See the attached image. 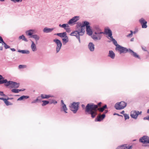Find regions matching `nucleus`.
<instances>
[{
  "label": "nucleus",
  "mask_w": 149,
  "mask_h": 149,
  "mask_svg": "<svg viewBox=\"0 0 149 149\" xmlns=\"http://www.w3.org/2000/svg\"><path fill=\"white\" fill-rule=\"evenodd\" d=\"M101 104V102H99L97 105L93 104H88L86 107L85 111L91 114V117L94 118L97 114L96 109L98 107H100Z\"/></svg>",
  "instance_id": "nucleus-1"
},
{
  "label": "nucleus",
  "mask_w": 149,
  "mask_h": 149,
  "mask_svg": "<svg viewBox=\"0 0 149 149\" xmlns=\"http://www.w3.org/2000/svg\"><path fill=\"white\" fill-rule=\"evenodd\" d=\"M77 30L74 32L71 33L70 35L72 36H75L80 41V36H83L84 35V28L83 27H81V25L77 26Z\"/></svg>",
  "instance_id": "nucleus-2"
},
{
  "label": "nucleus",
  "mask_w": 149,
  "mask_h": 149,
  "mask_svg": "<svg viewBox=\"0 0 149 149\" xmlns=\"http://www.w3.org/2000/svg\"><path fill=\"white\" fill-rule=\"evenodd\" d=\"M83 24L81 25V27H83L84 28V34L85 32V26H86V31L87 34L89 36H91L92 34V32L89 25V23L87 21H85L83 22Z\"/></svg>",
  "instance_id": "nucleus-3"
},
{
  "label": "nucleus",
  "mask_w": 149,
  "mask_h": 149,
  "mask_svg": "<svg viewBox=\"0 0 149 149\" xmlns=\"http://www.w3.org/2000/svg\"><path fill=\"white\" fill-rule=\"evenodd\" d=\"M104 31L105 33L106 34L108 35V36L110 37L114 44L116 46V47H117L118 45L117 44V41L115 39L113 38L112 36V32L111 30L108 28H106L105 29Z\"/></svg>",
  "instance_id": "nucleus-4"
},
{
  "label": "nucleus",
  "mask_w": 149,
  "mask_h": 149,
  "mask_svg": "<svg viewBox=\"0 0 149 149\" xmlns=\"http://www.w3.org/2000/svg\"><path fill=\"white\" fill-rule=\"evenodd\" d=\"M126 103L122 101L116 103L115 105V107L116 109L120 110L123 109L126 106Z\"/></svg>",
  "instance_id": "nucleus-5"
},
{
  "label": "nucleus",
  "mask_w": 149,
  "mask_h": 149,
  "mask_svg": "<svg viewBox=\"0 0 149 149\" xmlns=\"http://www.w3.org/2000/svg\"><path fill=\"white\" fill-rule=\"evenodd\" d=\"M70 110L75 113L78 109L79 104L78 103L73 102L70 106Z\"/></svg>",
  "instance_id": "nucleus-6"
},
{
  "label": "nucleus",
  "mask_w": 149,
  "mask_h": 149,
  "mask_svg": "<svg viewBox=\"0 0 149 149\" xmlns=\"http://www.w3.org/2000/svg\"><path fill=\"white\" fill-rule=\"evenodd\" d=\"M54 41L55 42L57 45L56 52L58 53L59 51L62 46V43L58 39H54Z\"/></svg>",
  "instance_id": "nucleus-7"
},
{
  "label": "nucleus",
  "mask_w": 149,
  "mask_h": 149,
  "mask_svg": "<svg viewBox=\"0 0 149 149\" xmlns=\"http://www.w3.org/2000/svg\"><path fill=\"white\" fill-rule=\"evenodd\" d=\"M141 113V111H132L130 113L131 116L134 119H136L139 114Z\"/></svg>",
  "instance_id": "nucleus-8"
},
{
  "label": "nucleus",
  "mask_w": 149,
  "mask_h": 149,
  "mask_svg": "<svg viewBox=\"0 0 149 149\" xmlns=\"http://www.w3.org/2000/svg\"><path fill=\"white\" fill-rule=\"evenodd\" d=\"M139 141L143 143H149V137L147 136H143L139 139Z\"/></svg>",
  "instance_id": "nucleus-9"
},
{
  "label": "nucleus",
  "mask_w": 149,
  "mask_h": 149,
  "mask_svg": "<svg viewBox=\"0 0 149 149\" xmlns=\"http://www.w3.org/2000/svg\"><path fill=\"white\" fill-rule=\"evenodd\" d=\"M116 49L120 52V53H126L129 51L126 48L121 47L119 45H118Z\"/></svg>",
  "instance_id": "nucleus-10"
},
{
  "label": "nucleus",
  "mask_w": 149,
  "mask_h": 149,
  "mask_svg": "<svg viewBox=\"0 0 149 149\" xmlns=\"http://www.w3.org/2000/svg\"><path fill=\"white\" fill-rule=\"evenodd\" d=\"M139 22L141 24L142 28H146L147 27V22L143 18H142L139 19Z\"/></svg>",
  "instance_id": "nucleus-11"
},
{
  "label": "nucleus",
  "mask_w": 149,
  "mask_h": 149,
  "mask_svg": "<svg viewBox=\"0 0 149 149\" xmlns=\"http://www.w3.org/2000/svg\"><path fill=\"white\" fill-rule=\"evenodd\" d=\"M79 17H74L69 20L68 22V24H70L75 23L79 20Z\"/></svg>",
  "instance_id": "nucleus-12"
},
{
  "label": "nucleus",
  "mask_w": 149,
  "mask_h": 149,
  "mask_svg": "<svg viewBox=\"0 0 149 149\" xmlns=\"http://www.w3.org/2000/svg\"><path fill=\"white\" fill-rule=\"evenodd\" d=\"M105 116V115L104 113L102 115H99L97 116V118L95 119V120L96 121H101L104 118Z\"/></svg>",
  "instance_id": "nucleus-13"
},
{
  "label": "nucleus",
  "mask_w": 149,
  "mask_h": 149,
  "mask_svg": "<svg viewBox=\"0 0 149 149\" xmlns=\"http://www.w3.org/2000/svg\"><path fill=\"white\" fill-rule=\"evenodd\" d=\"M129 52L135 58H138L139 59H141L140 56L136 53L134 52L132 50L130 49L129 51Z\"/></svg>",
  "instance_id": "nucleus-14"
},
{
  "label": "nucleus",
  "mask_w": 149,
  "mask_h": 149,
  "mask_svg": "<svg viewBox=\"0 0 149 149\" xmlns=\"http://www.w3.org/2000/svg\"><path fill=\"white\" fill-rule=\"evenodd\" d=\"M132 148V146H127L126 145H124L119 147L118 149H130Z\"/></svg>",
  "instance_id": "nucleus-15"
},
{
  "label": "nucleus",
  "mask_w": 149,
  "mask_h": 149,
  "mask_svg": "<svg viewBox=\"0 0 149 149\" xmlns=\"http://www.w3.org/2000/svg\"><path fill=\"white\" fill-rule=\"evenodd\" d=\"M19 86V83L12 81V82L11 83L10 87L11 88H17Z\"/></svg>",
  "instance_id": "nucleus-16"
},
{
  "label": "nucleus",
  "mask_w": 149,
  "mask_h": 149,
  "mask_svg": "<svg viewBox=\"0 0 149 149\" xmlns=\"http://www.w3.org/2000/svg\"><path fill=\"white\" fill-rule=\"evenodd\" d=\"M88 47L90 50L93 51L94 49V45L92 42H90L88 45Z\"/></svg>",
  "instance_id": "nucleus-17"
},
{
  "label": "nucleus",
  "mask_w": 149,
  "mask_h": 149,
  "mask_svg": "<svg viewBox=\"0 0 149 149\" xmlns=\"http://www.w3.org/2000/svg\"><path fill=\"white\" fill-rule=\"evenodd\" d=\"M31 42H32L31 46V48L33 51L35 52L37 50L36 46L33 41L31 40Z\"/></svg>",
  "instance_id": "nucleus-18"
},
{
  "label": "nucleus",
  "mask_w": 149,
  "mask_h": 149,
  "mask_svg": "<svg viewBox=\"0 0 149 149\" xmlns=\"http://www.w3.org/2000/svg\"><path fill=\"white\" fill-rule=\"evenodd\" d=\"M41 97L42 99H48L50 97H52V96L51 95H47L42 94L41 95Z\"/></svg>",
  "instance_id": "nucleus-19"
},
{
  "label": "nucleus",
  "mask_w": 149,
  "mask_h": 149,
  "mask_svg": "<svg viewBox=\"0 0 149 149\" xmlns=\"http://www.w3.org/2000/svg\"><path fill=\"white\" fill-rule=\"evenodd\" d=\"M108 56L112 59H114L115 56V54L112 51H109Z\"/></svg>",
  "instance_id": "nucleus-20"
},
{
  "label": "nucleus",
  "mask_w": 149,
  "mask_h": 149,
  "mask_svg": "<svg viewBox=\"0 0 149 149\" xmlns=\"http://www.w3.org/2000/svg\"><path fill=\"white\" fill-rule=\"evenodd\" d=\"M25 89L23 88L21 89H13L11 90V91L14 93H18L21 91H25Z\"/></svg>",
  "instance_id": "nucleus-21"
},
{
  "label": "nucleus",
  "mask_w": 149,
  "mask_h": 149,
  "mask_svg": "<svg viewBox=\"0 0 149 149\" xmlns=\"http://www.w3.org/2000/svg\"><path fill=\"white\" fill-rule=\"evenodd\" d=\"M56 35L61 38H64L67 36L66 32L57 33Z\"/></svg>",
  "instance_id": "nucleus-22"
},
{
  "label": "nucleus",
  "mask_w": 149,
  "mask_h": 149,
  "mask_svg": "<svg viewBox=\"0 0 149 149\" xmlns=\"http://www.w3.org/2000/svg\"><path fill=\"white\" fill-rule=\"evenodd\" d=\"M107 105H105L101 108H98L97 109L100 112H102L104 111V110L105 109H107Z\"/></svg>",
  "instance_id": "nucleus-23"
},
{
  "label": "nucleus",
  "mask_w": 149,
  "mask_h": 149,
  "mask_svg": "<svg viewBox=\"0 0 149 149\" xmlns=\"http://www.w3.org/2000/svg\"><path fill=\"white\" fill-rule=\"evenodd\" d=\"M53 30V29L47 28H45L43 29V31L44 32L48 33L51 32Z\"/></svg>",
  "instance_id": "nucleus-24"
},
{
  "label": "nucleus",
  "mask_w": 149,
  "mask_h": 149,
  "mask_svg": "<svg viewBox=\"0 0 149 149\" xmlns=\"http://www.w3.org/2000/svg\"><path fill=\"white\" fill-rule=\"evenodd\" d=\"M33 32L34 30H30L27 31L26 32V33L27 35L31 36L33 33Z\"/></svg>",
  "instance_id": "nucleus-25"
},
{
  "label": "nucleus",
  "mask_w": 149,
  "mask_h": 149,
  "mask_svg": "<svg viewBox=\"0 0 149 149\" xmlns=\"http://www.w3.org/2000/svg\"><path fill=\"white\" fill-rule=\"evenodd\" d=\"M29 97L28 96L23 95L17 99V100H22L24 99H27Z\"/></svg>",
  "instance_id": "nucleus-26"
},
{
  "label": "nucleus",
  "mask_w": 149,
  "mask_h": 149,
  "mask_svg": "<svg viewBox=\"0 0 149 149\" xmlns=\"http://www.w3.org/2000/svg\"><path fill=\"white\" fill-rule=\"evenodd\" d=\"M95 34L97 35V34L104 33L101 31V29L100 28H97V29L96 31H95Z\"/></svg>",
  "instance_id": "nucleus-27"
},
{
  "label": "nucleus",
  "mask_w": 149,
  "mask_h": 149,
  "mask_svg": "<svg viewBox=\"0 0 149 149\" xmlns=\"http://www.w3.org/2000/svg\"><path fill=\"white\" fill-rule=\"evenodd\" d=\"M4 80H6V81H5L6 82L4 83L6 84H5V85L6 86H9V85H10V86H11V83L12 82V81H8L6 79H4Z\"/></svg>",
  "instance_id": "nucleus-28"
},
{
  "label": "nucleus",
  "mask_w": 149,
  "mask_h": 149,
  "mask_svg": "<svg viewBox=\"0 0 149 149\" xmlns=\"http://www.w3.org/2000/svg\"><path fill=\"white\" fill-rule=\"evenodd\" d=\"M3 79L2 76L0 75V84H4V82H6L5 81H6V80H1L2 79Z\"/></svg>",
  "instance_id": "nucleus-29"
},
{
  "label": "nucleus",
  "mask_w": 149,
  "mask_h": 149,
  "mask_svg": "<svg viewBox=\"0 0 149 149\" xmlns=\"http://www.w3.org/2000/svg\"><path fill=\"white\" fill-rule=\"evenodd\" d=\"M31 37L34 38L37 42L39 39V37L36 35H34L31 36Z\"/></svg>",
  "instance_id": "nucleus-30"
},
{
  "label": "nucleus",
  "mask_w": 149,
  "mask_h": 149,
  "mask_svg": "<svg viewBox=\"0 0 149 149\" xmlns=\"http://www.w3.org/2000/svg\"><path fill=\"white\" fill-rule=\"evenodd\" d=\"M19 39H22L23 40L26 42H27L28 41L27 39L25 38V37L24 35H22L21 36H20L19 37Z\"/></svg>",
  "instance_id": "nucleus-31"
},
{
  "label": "nucleus",
  "mask_w": 149,
  "mask_h": 149,
  "mask_svg": "<svg viewBox=\"0 0 149 149\" xmlns=\"http://www.w3.org/2000/svg\"><path fill=\"white\" fill-rule=\"evenodd\" d=\"M92 38L95 40H100V36L97 37L96 34L95 35H93L92 36Z\"/></svg>",
  "instance_id": "nucleus-32"
},
{
  "label": "nucleus",
  "mask_w": 149,
  "mask_h": 149,
  "mask_svg": "<svg viewBox=\"0 0 149 149\" xmlns=\"http://www.w3.org/2000/svg\"><path fill=\"white\" fill-rule=\"evenodd\" d=\"M4 103L7 106L11 105L13 104L12 103L9 102L8 100H7L6 99L5 100Z\"/></svg>",
  "instance_id": "nucleus-33"
},
{
  "label": "nucleus",
  "mask_w": 149,
  "mask_h": 149,
  "mask_svg": "<svg viewBox=\"0 0 149 149\" xmlns=\"http://www.w3.org/2000/svg\"><path fill=\"white\" fill-rule=\"evenodd\" d=\"M62 40L63 42H65V43H67L68 41V37L66 36L64 38L62 39Z\"/></svg>",
  "instance_id": "nucleus-34"
},
{
  "label": "nucleus",
  "mask_w": 149,
  "mask_h": 149,
  "mask_svg": "<svg viewBox=\"0 0 149 149\" xmlns=\"http://www.w3.org/2000/svg\"><path fill=\"white\" fill-rule=\"evenodd\" d=\"M19 52L23 54H28L29 53V51L28 50H22L19 51Z\"/></svg>",
  "instance_id": "nucleus-35"
},
{
  "label": "nucleus",
  "mask_w": 149,
  "mask_h": 149,
  "mask_svg": "<svg viewBox=\"0 0 149 149\" xmlns=\"http://www.w3.org/2000/svg\"><path fill=\"white\" fill-rule=\"evenodd\" d=\"M42 102L43 103L42 104V106H43L46 105L49 103V102L45 100H43L42 101Z\"/></svg>",
  "instance_id": "nucleus-36"
},
{
  "label": "nucleus",
  "mask_w": 149,
  "mask_h": 149,
  "mask_svg": "<svg viewBox=\"0 0 149 149\" xmlns=\"http://www.w3.org/2000/svg\"><path fill=\"white\" fill-rule=\"evenodd\" d=\"M62 108L65 112L66 113H67V112H66V111L67 110V109L66 107V105L65 104H64V105L62 106Z\"/></svg>",
  "instance_id": "nucleus-37"
},
{
  "label": "nucleus",
  "mask_w": 149,
  "mask_h": 149,
  "mask_svg": "<svg viewBox=\"0 0 149 149\" xmlns=\"http://www.w3.org/2000/svg\"><path fill=\"white\" fill-rule=\"evenodd\" d=\"M4 45V47L6 49L7 48H9L10 47V46L8 45H7L6 43H5L4 42L3 43Z\"/></svg>",
  "instance_id": "nucleus-38"
},
{
  "label": "nucleus",
  "mask_w": 149,
  "mask_h": 149,
  "mask_svg": "<svg viewBox=\"0 0 149 149\" xmlns=\"http://www.w3.org/2000/svg\"><path fill=\"white\" fill-rule=\"evenodd\" d=\"M26 66L25 65H19V69H21L22 68H26Z\"/></svg>",
  "instance_id": "nucleus-39"
},
{
  "label": "nucleus",
  "mask_w": 149,
  "mask_h": 149,
  "mask_svg": "<svg viewBox=\"0 0 149 149\" xmlns=\"http://www.w3.org/2000/svg\"><path fill=\"white\" fill-rule=\"evenodd\" d=\"M124 116L125 117V120H126L127 119H128L129 118V117L128 115L127 114H126V113L124 114Z\"/></svg>",
  "instance_id": "nucleus-40"
},
{
  "label": "nucleus",
  "mask_w": 149,
  "mask_h": 149,
  "mask_svg": "<svg viewBox=\"0 0 149 149\" xmlns=\"http://www.w3.org/2000/svg\"><path fill=\"white\" fill-rule=\"evenodd\" d=\"M68 24H63L61 25V27L64 28L65 29H66V27H68Z\"/></svg>",
  "instance_id": "nucleus-41"
},
{
  "label": "nucleus",
  "mask_w": 149,
  "mask_h": 149,
  "mask_svg": "<svg viewBox=\"0 0 149 149\" xmlns=\"http://www.w3.org/2000/svg\"><path fill=\"white\" fill-rule=\"evenodd\" d=\"M130 32H131V33L129 34L128 35H127V36L128 37H131L132 36V34L133 33V32L132 31H130Z\"/></svg>",
  "instance_id": "nucleus-42"
},
{
  "label": "nucleus",
  "mask_w": 149,
  "mask_h": 149,
  "mask_svg": "<svg viewBox=\"0 0 149 149\" xmlns=\"http://www.w3.org/2000/svg\"><path fill=\"white\" fill-rule=\"evenodd\" d=\"M0 95L1 96H3L6 97V95L4 94L3 92L1 91H0Z\"/></svg>",
  "instance_id": "nucleus-43"
},
{
  "label": "nucleus",
  "mask_w": 149,
  "mask_h": 149,
  "mask_svg": "<svg viewBox=\"0 0 149 149\" xmlns=\"http://www.w3.org/2000/svg\"><path fill=\"white\" fill-rule=\"evenodd\" d=\"M143 119L144 120H147L149 121V116L144 118Z\"/></svg>",
  "instance_id": "nucleus-44"
},
{
  "label": "nucleus",
  "mask_w": 149,
  "mask_h": 149,
  "mask_svg": "<svg viewBox=\"0 0 149 149\" xmlns=\"http://www.w3.org/2000/svg\"><path fill=\"white\" fill-rule=\"evenodd\" d=\"M3 40L2 38L0 36V43L2 42V43L3 42Z\"/></svg>",
  "instance_id": "nucleus-45"
},
{
  "label": "nucleus",
  "mask_w": 149,
  "mask_h": 149,
  "mask_svg": "<svg viewBox=\"0 0 149 149\" xmlns=\"http://www.w3.org/2000/svg\"><path fill=\"white\" fill-rule=\"evenodd\" d=\"M142 49L145 51H147L146 49V48L145 47H142Z\"/></svg>",
  "instance_id": "nucleus-46"
},
{
  "label": "nucleus",
  "mask_w": 149,
  "mask_h": 149,
  "mask_svg": "<svg viewBox=\"0 0 149 149\" xmlns=\"http://www.w3.org/2000/svg\"><path fill=\"white\" fill-rule=\"evenodd\" d=\"M12 1L14 2H19V1H20V0H13Z\"/></svg>",
  "instance_id": "nucleus-47"
},
{
  "label": "nucleus",
  "mask_w": 149,
  "mask_h": 149,
  "mask_svg": "<svg viewBox=\"0 0 149 149\" xmlns=\"http://www.w3.org/2000/svg\"><path fill=\"white\" fill-rule=\"evenodd\" d=\"M6 99V98H4L3 97H0V100H3L4 101V102L5 100Z\"/></svg>",
  "instance_id": "nucleus-48"
},
{
  "label": "nucleus",
  "mask_w": 149,
  "mask_h": 149,
  "mask_svg": "<svg viewBox=\"0 0 149 149\" xmlns=\"http://www.w3.org/2000/svg\"><path fill=\"white\" fill-rule=\"evenodd\" d=\"M13 99V98H10L8 97H7V98H6V100H11Z\"/></svg>",
  "instance_id": "nucleus-49"
},
{
  "label": "nucleus",
  "mask_w": 149,
  "mask_h": 149,
  "mask_svg": "<svg viewBox=\"0 0 149 149\" xmlns=\"http://www.w3.org/2000/svg\"><path fill=\"white\" fill-rule=\"evenodd\" d=\"M38 98L36 100H35L34 102H32V103L35 102H36L37 101H38Z\"/></svg>",
  "instance_id": "nucleus-50"
},
{
  "label": "nucleus",
  "mask_w": 149,
  "mask_h": 149,
  "mask_svg": "<svg viewBox=\"0 0 149 149\" xmlns=\"http://www.w3.org/2000/svg\"><path fill=\"white\" fill-rule=\"evenodd\" d=\"M101 34H97V35H96L97 36V37H98L99 36H100V38H101V37H102L101 35H100Z\"/></svg>",
  "instance_id": "nucleus-51"
},
{
  "label": "nucleus",
  "mask_w": 149,
  "mask_h": 149,
  "mask_svg": "<svg viewBox=\"0 0 149 149\" xmlns=\"http://www.w3.org/2000/svg\"><path fill=\"white\" fill-rule=\"evenodd\" d=\"M65 29L66 30V31L67 32H69L70 31V29L69 28H67Z\"/></svg>",
  "instance_id": "nucleus-52"
},
{
  "label": "nucleus",
  "mask_w": 149,
  "mask_h": 149,
  "mask_svg": "<svg viewBox=\"0 0 149 149\" xmlns=\"http://www.w3.org/2000/svg\"><path fill=\"white\" fill-rule=\"evenodd\" d=\"M10 49L13 51H15V49H14V48H11Z\"/></svg>",
  "instance_id": "nucleus-53"
},
{
  "label": "nucleus",
  "mask_w": 149,
  "mask_h": 149,
  "mask_svg": "<svg viewBox=\"0 0 149 149\" xmlns=\"http://www.w3.org/2000/svg\"><path fill=\"white\" fill-rule=\"evenodd\" d=\"M61 102L62 104L63 105L65 104L63 102V100H61Z\"/></svg>",
  "instance_id": "nucleus-54"
},
{
  "label": "nucleus",
  "mask_w": 149,
  "mask_h": 149,
  "mask_svg": "<svg viewBox=\"0 0 149 149\" xmlns=\"http://www.w3.org/2000/svg\"><path fill=\"white\" fill-rule=\"evenodd\" d=\"M3 49V47L2 46L0 47V50H2Z\"/></svg>",
  "instance_id": "nucleus-55"
},
{
  "label": "nucleus",
  "mask_w": 149,
  "mask_h": 149,
  "mask_svg": "<svg viewBox=\"0 0 149 149\" xmlns=\"http://www.w3.org/2000/svg\"><path fill=\"white\" fill-rule=\"evenodd\" d=\"M134 40V38H132L131 39V41H133Z\"/></svg>",
  "instance_id": "nucleus-56"
},
{
  "label": "nucleus",
  "mask_w": 149,
  "mask_h": 149,
  "mask_svg": "<svg viewBox=\"0 0 149 149\" xmlns=\"http://www.w3.org/2000/svg\"><path fill=\"white\" fill-rule=\"evenodd\" d=\"M124 112H125L124 111H122L121 112V114H123V113Z\"/></svg>",
  "instance_id": "nucleus-57"
},
{
  "label": "nucleus",
  "mask_w": 149,
  "mask_h": 149,
  "mask_svg": "<svg viewBox=\"0 0 149 149\" xmlns=\"http://www.w3.org/2000/svg\"><path fill=\"white\" fill-rule=\"evenodd\" d=\"M147 113H149V109L148 110Z\"/></svg>",
  "instance_id": "nucleus-58"
},
{
  "label": "nucleus",
  "mask_w": 149,
  "mask_h": 149,
  "mask_svg": "<svg viewBox=\"0 0 149 149\" xmlns=\"http://www.w3.org/2000/svg\"><path fill=\"white\" fill-rule=\"evenodd\" d=\"M107 111H107V110H105V111L104 112H105V113H107Z\"/></svg>",
  "instance_id": "nucleus-59"
},
{
  "label": "nucleus",
  "mask_w": 149,
  "mask_h": 149,
  "mask_svg": "<svg viewBox=\"0 0 149 149\" xmlns=\"http://www.w3.org/2000/svg\"><path fill=\"white\" fill-rule=\"evenodd\" d=\"M136 31H134L133 32V33H134V34H135L136 33Z\"/></svg>",
  "instance_id": "nucleus-60"
},
{
  "label": "nucleus",
  "mask_w": 149,
  "mask_h": 149,
  "mask_svg": "<svg viewBox=\"0 0 149 149\" xmlns=\"http://www.w3.org/2000/svg\"><path fill=\"white\" fill-rule=\"evenodd\" d=\"M84 105L82 104V107H84Z\"/></svg>",
  "instance_id": "nucleus-61"
},
{
  "label": "nucleus",
  "mask_w": 149,
  "mask_h": 149,
  "mask_svg": "<svg viewBox=\"0 0 149 149\" xmlns=\"http://www.w3.org/2000/svg\"><path fill=\"white\" fill-rule=\"evenodd\" d=\"M0 1H4V0H0Z\"/></svg>",
  "instance_id": "nucleus-62"
},
{
  "label": "nucleus",
  "mask_w": 149,
  "mask_h": 149,
  "mask_svg": "<svg viewBox=\"0 0 149 149\" xmlns=\"http://www.w3.org/2000/svg\"><path fill=\"white\" fill-rule=\"evenodd\" d=\"M61 24H60L59 25V26H61Z\"/></svg>",
  "instance_id": "nucleus-63"
},
{
  "label": "nucleus",
  "mask_w": 149,
  "mask_h": 149,
  "mask_svg": "<svg viewBox=\"0 0 149 149\" xmlns=\"http://www.w3.org/2000/svg\"><path fill=\"white\" fill-rule=\"evenodd\" d=\"M56 103H57V102H55Z\"/></svg>",
  "instance_id": "nucleus-64"
}]
</instances>
